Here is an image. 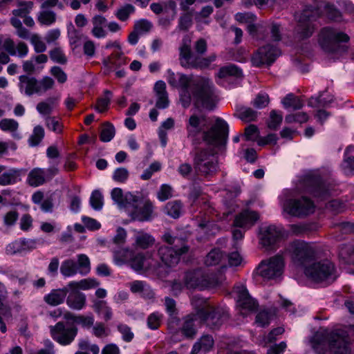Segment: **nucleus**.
<instances>
[{
    "label": "nucleus",
    "mask_w": 354,
    "mask_h": 354,
    "mask_svg": "<svg viewBox=\"0 0 354 354\" xmlns=\"http://www.w3.org/2000/svg\"><path fill=\"white\" fill-rule=\"evenodd\" d=\"M166 78L169 85L180 89V102L184 108L189 107L192 102L197 107L211 108L214 86L209 79L175 73L171 69L167 71Z\"/></svg>",
    "instance_id": "f257e3e1"
},
{
    "label": "nucleus",
    "mask_w": 354,
    "mask_h": 354,
    "mask_svg": "<svg viewBox=\"0 0 354 354\" xmlns=\"http://www.w3.org/2000/svg\"><path fill=\"white\" fill-rule=\"evenodd\" d=\"M353 333L354 326L346 327V330L337 329L330 334L322 328L315 333L310 344L317 353H321L327 344L332 354H351L350 336Z\"/></svg>",
    "instance_id": "f03ea898"
},
{
    "label": "nucleus",
    "mask_w": 354,
    "mask_h": 354,
    "mask_svg": "<svg viewBox=\"0 0 354 354\" xmlns=\"http://www.w3.org/2000/svg\"><path fill=\"white\" fill-rule=\"evenodd\" d=\"M223 317L212 307L209 305L204 306L197 311L196 315H188L185 318L182 327L183 333L189 337H193L196 333V323L206 322L212 328H216L221 324Z\"/></svg>",
    "instance_id": "7ed1b4c3"
},
{
    "label": "nucleus",
    "mask_w": 354,
    "mask_h": 354,
    "mask_svg": "<svg viewBox=\"0 0 354 354\" xmlns=\"http://www.w3.org/2000/svg\"><path fill=\"white\" fill-rule=\"evenodd\" d=\"M162 240L170 246H160L158 254L161 262L167 267H172L178 264L180 257L189 250L185 242L178 237L173 236L169 232L162 236Z\"/></svg>",
    "instance_id": "20e7f679"
},
{
    "label": "nucleus",
    "mask_w": 354,
    "mask_h": 354,
    "mask_svg": "<svg viewBox=\"0 0 354 354\" xmlns=\"http://www.w3.org/2000/svg\"><path fill=\"white\" fill-rule=\"evenodd\" d=\"M322 7L327 10L329 17L336 20L339 16V12L333 9L330 5H326L324 2H320L317 8L312 10L311 8L305 9L301 14L297 15V25L295 31L300 38H306L310 37L314 30V26L312 24L313 21L320 15L319 10Z\"/></svg>",
    "instance_id": "39448f33"
},
{
    "label": "nucleus",
    "mask_w": 354,
    "mask_h": 354,
    "mask_svg": "<svg viewBox=\"0 0 354 354\" xmlns=\"http://www.w3.org/2000/svg\"><path fill=\"white\" fill-rule=\"evenodd\" d=\"M304 271L308 279L324 285L333 282L337 278L335 266L327 259H313L305 266Z\"/></svg>",
    "instance_id": "423d86ee"
},
{
    "label": "nucleus",
    "mask_w": 354,
    "mask_h": 354,
    "mask_svg": "<svg viewBox=\"0 0 354 354\" xmlns=\"http://www.w3.org/2000/svg\"><path fill=\"white\" fill-rule=\"evenodd\" d=\"M138 200L130 205L127 213L133 220L139 221H150L153 216L154 206L149 198L137 192Z\"/></svg>",
    "instance_id": "0eeeda50"
},
{
    "label": "nucleus",
    "mask_w": 354,
    "mask_h": 354,
    "mask_svg": "<svg viewBox=\"0 0 354 354\" xmlns=\"http://www.w3.org/2000/svg\"><path fill=\"white\" fill-rule=\"evenodd\" d=\"M288 252L292 261L305 269V266L311 263L316 253L315 247L304 241L292 242L288 247Z\"/></svg>",
    "instance_id": "6e6552de"
},
{
    "label": "nucleus",
    "mask_w": 354,
    "mask_h": 354,
    "mask_svg": "<svg viewBox=\"0 0 354 354\" xmlns=\"http://www.w3.org/2000/svg\"><path fill=\"white\" fill-rule=\"evenodd\" d=\"M91 261L88 257L84 254L77 255V262L72 259L62 261L60 266V272L65 278L74 277L79 273L84 276L91 272Z\"/></svg>",
    "instance_id": "1a4fd4ad"
},
{
    "label": "nucleus",
    "mask_w": 354,
    "mask_h": 354,
    "mask_svg": "<svg viewBox=\"0 0 354 354\" xmlns=\"http://www.w3.org/2000/svg\"><path fill=\"white\" fill-rule=\"evenodd\" d=\"M284 266L283 258L280 255H276L261 261L257 268V272L264 280H276L282 275Z\"/></svg>",
    "instance_id": "9d476101"
},
{
    "label": "nucleus",
    "mask_w": 354,
    "mask_h": 354,
    "mask_svg": "<svg viewBox=\"0 0 354 354\" xmlns=\"http://www.w3.org/2000/svg\"><path fill=\"white\" fill-rule=\"evenodd\" d=\"M194 167L202 175H213L218 170L217 158L213 152L201 150L194 158Z\"/></svg>",
    "instance_id": "9b49d317"
},
{
    "label": "nucleus",
    "mask_w": 354,
    "mask_h": 354,
    "mask_svg": "<svg viewBox=\"0 0 354 354\" xmlns=\"http://www.w3.org/2000/svg\"><path fill=\"white\" fill-rule=\"evenodd\" d=\"M348 39L347 35L329 28H323L319 36V43L326 51H336L339 43L347 42Z\"/></svg>",
    "instance_id": "f8f14e48"
},
{
    "label": "nucleus",
    "mask_w": 354,
    "mask_h": 354,
    "mask_svg": "<svg viewBox=\"0 0 354 354\" xmlns=\"http://www.w3.org/2000/svg\"><path fill=\"white\" fill-rule=\"evenodd\" d=\"M284 210L289 214L296 216L308 215L314 212L313 203L306 197L290 199L283 204Z\"/></svg>",
    "instance_id": "ddd939ff"
},
{
    "label": "nucleus",
    "mask_w": 354,
    "mask_h": 354,
    "mask_svg": "<svg viewBox=\"0 0 354 354\" xmlns=\"http://www.w3.org/2000/svg\"><path fill=\"white\" fill-rule=\"evenodd\" d=\"M228 135L227 124L221 119H217L215 124L205 133V140L214 145H225Z\"/></svg>",
    "instance_id": "4468645a"
},
{
    "label": "nucleus",
    "mask_w": 354,
    "mask_h": 354,
    "mask_svg": "<svg viewBox=\"0 0 354 354\" xmlns=\"http://www.w3.org/2000/svg\"><path fill=\"white\" fill-rule=\"evenodd\" d=\"M50 331L53 339L62 345L71 344L77 335V328H66L64 323L61 322L54 326H50Z\"/></svg>",
    "instance_id": "2eb2a0df"
},
{
    "label": "nucleus",
    "mask_w": 354,
    "mask_h": 354,
    "mask_svg": "<svg viewBox=\"0 0 354 354\" xmlns=\"http://www.w3.org/2000/svg\"><path fill=\"white\" fill-rule=\"evenodd\" d=\"M236 295L237 307L243 315L254 310L257 306V302L250 296L248 291L243 286H236L234 289Z\"/></svg>",
    "instance_id": "dca6fc26"
},
{
    "label": "nucleus",
    "mask_w": 354,
    "mask_h": 354,
    "mask_svg": "<svg viewBox=\"0 0 354 354\" xmlns=\"http://www.w3.org/2000/svg\"><path fill=\"white\" fill-rule=\"evenodd\" d=\"M281 54L280 50L270 46H263L254 54L252 61L254 65L259 66L263 64H270Z\"/></svg>",
    "instance_id": "f3484780"
},
{
    "label": "nucleus",
    "mask_w": 354,
    "mask_h": 354,
    "mask_svg": "<svg viewBox=\"0 0 354 354\" xmlns=\"http://www.w3.org/2000/svg\"><path fill=\"white\" fill-rule=\"evenodd\" d=\"M191 44V37L185 35L179 47V62L180 65L185 68H193L197 57L192 53Z\"/></svg>",
    "instance_id": "a211bd4d"
},
{
    "label": "nucleus",
    "mask_w": 354,
    "mask_h": 354,
    "mask_svg": "<svg viewBox=\"0 0 354 354\" xmlns=\"http://www.w3.org/2000/svg\"><path fill=\"white\" fill-rule=\"evenodd\" d=\"M131 267L136 271H146L158 266V263L153 259L149 252L138 253L129 261Z\"/></svg>",
    "instance_id": "6ab92c4d"
},
{
    "label": "nucleus",
    "mask_w": 354,
    "mask_h": 354,
    "mask_svg": "<svg viewBox=\"0 0 354 354\" xmlns=\"http://www.w3.org/2000/svg\"><path fill=\"white\" fill-rule=\"evenodd\" d=\"M137 193L134 194L130 192L124 193L121 188H113L111 192V197L114 203L117 205L119 209L127 212L129 206L133 201L138 200L136 198Z\"/></svg>",
    "instance_id": "aec40b11"
},
{
    "label": "nucleus",
    "mask_w": 354,
    "mask_h": 354,
    "mask_svg": "<svg viewBox=\"0 0 354 354\" xmlns=\"http://www.w3.org/2000/svg\"><path fill=\"white\" fill-rule=\"evenodd\" d=\"M281 237V231L274 225L264 226L261 228L260 243L268 248L276 243Z\"/></svg>",
    "instance_id": "412c9836"
},
{
    "label": "nucleus",
    "mask_w": 354,
    "mask_h": 354,
    "mask_svg": "<svg viewBox=\"0 0 354 354\" xmlns=\"http://www.w3.org/2000/svg\"><path fill=\"white\" fill-rule=\"evenodd\" d=\"M37 248V241L35 239H21L16 240L6 246V252L8 254H15L31 251Z\"/></svg>",
    "instance_id": "4be33fe9"
},
{
    "label": "nucleus",
    "mask_w": 354,
    "mask_h": 354,
    "mask_svg": "<svg viewBox=\"0 0 354 354\" xmlns=\"http://www.w3.org/2000/svg\"><path fill=\"white\" fill-rule=\"evenodd\" d=\"M259 219L257 212L245 210L239 213L234 219V225L243 229H248L252 227Z\"/></svg>",
    "instance_id": "5701e85b"
},
{
    "label": "nucleus",
    "mask_w": 354,
    "mask_h": 354,
    "mask_svg": "<svg viewBox=\"0 0 354 354\" xmlns=\"http://www.w3.org/2000/svg\"><path fill=\"white\" fill-rule=\"evenodd\" d=\"M19 87L21 91L28 96L34 94L39 95L38 80L35 77L21 75L19 77Z\"/></svg>",
    "instance_id": "b1692460"
},
{
    "label": "nucleus",
    "mask_w": 354,
    "mask_h": 354,
    "mask_svg": "<svg viewBox=\"0 0 354 354\" xmlns=\"http://www.w3.org/2000/svg\"><path fill=\"white\" fill-rule=\"evenodd\" d=\"M154 91L157 97L156 106L158 109L167 108L169 101L165 83L162 80L156 82L154 85Z\"/></svg>",
    "instance_id": "393cba45"
},
{
    "label": "nucleus",
    "mask_w": 354,
    "mask_h": 354,
    "mask_svg": "<svg viewBox=\"0 0 354 354\" xmlns=\"http://www.w3.org/2000/svg\"><path fill=\"white\" fill-rule=\"evenodd\" d=\"M68 287L52 290L44 297V301L50 306H55L62 304L68 294Z\"/></svg>",
    "instance_id": "a878e982"
},
{
    "label": "nucleus",
    "mask_w": 354,
    "mask_h": 354,
    "mask_svg": "<svg viewBox=\"0 0 354 354\" xmlns=\"http://www.w3.org/2000/svg\"><path fill=\"white\" fill-rule=\"evenodd\" d=\"M20 170L16 168H10L6 171H3L0 174V185L8 186L14 185L21 180Z\"/></svg>",
    "instance_id": "bb28decb"
},
{
    "label": "nucleus",
    "mask_w": 354,
    "mask_h": 354,
    "mask_svg": "<svg viewBox=\"0 0 354 354\" xmlns=\"http://www.w3.org/2000/svg\"><path fill=\"white\" fill-rule=\"evenodd\" d=\"M86 301V295L84 293L74 290L68 296L66 304L71 309L80 310L84 308Z\"/></svg>",
    "instance_id": "cd10ccee"
},
{
    "label": "nucleus",
    "mask_w": 354,
    "mask_h": 354,
    "mask_svg": "<svg viewBox=\"0 0 354 354\" xmlns=\"http://www.w3.org/2000/svg\"><path fill=\"white\" fill-rule=\"evenodd\" d=\"M100 283L94 278H86L80 281H70L67 287L72 290H88L97 288Z\"/></svg>",
    "instance_id": "c85d7f7f"
},
{
    "label": "nucleus",
    "mask_w": 354,
    "mask_h": 354,
    "mask_svg": "<svg viewBox=\"0 0 354 354\" xmlns=\"http://www.w3.org/2000/svg\"><path fill=\"white\" fill-rule=\"evenodd\" d=\"M20 8L17 10H14L12 13L15 16H19L24 18V24L29 27H32L35 25V21L31 17L27 16L30 10L32 8L33 3L31 1L21 3L19 4Z\"/></svg>",
    "instance_id": "c756f323"
},
{
    "label": "nucleus",
    "mask_w": 354,
    "mask_h": 354,
    "mask_svg": "<svg viewBox=\"0 0 354 354\" xmlns=\"http://www.w3.org/2000/svg\"><path fill=\"white\" fill-rule=\"evenodd\" d=\"M92 35L96 38L105 37L106 35V32L104 29L106 24V18L101 15H95L92 19Z\"/></svg>",
    "instance_id": "7c9ffc66"
},
{
    "label": "nucleus",
    "mask_w": 354,
    "mask_h": 354,
    "mask_svg": "<svg viewBox=\"0 0 354 354\" xmlns=\"http://www.w3.org/2000/svg\"><path fill=\"white\" fill-rule=\"evenodd\" d=\"M64 318L68 320H72L73 323L81 325L84 328H91L94 323V317L90 315H77L75 316L70 312H66L64 314Z\"/></svg>",
    "instance_id": "2f4dec72"
},
{
    "label": "nucleus",
    "mask_w": 354,
    "mask_h": 354,
    "mask_svg": "<svg viewBox=\"0 0 354 354\" xmlns=\"http://www.w3.org/2000/svg\"><path fill=\"white\" fill-rule=\"evenodd\" d=\"M155 243V239L149 234L142 231L136 232L135 246L141 249H147Z\"/></svg>",
    "instance_id": "473e14b6"
},
{
    "label": "nucleus",
    "mask_w": 354,
    "mask_h": 354,
    "mask_svg": "<svg viewBox=\"0 0 354 354\" xmlns=\"http://www.w3.org/2000/svg\"><path fill=\"white\" fill-rule=\"evenodd\" d=\"M45 171L41 168L32 169L27 178V182L32 187H38L45 183Z\"/></svg>",
    "instance_id": "72a5a7b5"
},
{
    "label": "nucleus",
    "mask_w": 354,
    "mask_h": 354,
    "mask_svg": "<svg viewBox=\"0 0 354 354\" xmlns=\"http://www.w3.org/2000/svg\"><path fill=\"white\" fill-rule=\"evenodd\" d=\"M19 122L12 118H3L0 120V129L4 132H8L15 138H19L18 133Z\"/></svg>",
    "instance_id": "f704fd0d"
},
{
    "label": "nucleus",
    "mask_w": 354,
    "mask_h": 354,
    "mask_svg": "<svg viewBox=\"0 0 354 354\" xmlns=\"http://www.w3.org/2000/svg\"><path fill=\"white\" fill-rule=\"evenodd\" d=\"M204 121L203 117H198L196 115L190 116L187 130L189 136H195L202 131L201 123Z\"/></svg>",
    "instance_id": "c9c22d12"
},
{
    "label": "nucleus",
    "mask_w": 354,
    "mask_h": 354,
    "mask_svg": "<svg viewBox=\"0 0 354 354\" xmlns=\"http://www.w3.org/2000/svg\"><path fill=\"white\" fill-rule=\"evenodd\" d=\"M94 311L102 316L105 321L110 320L113 317V312L105 301H96L93 304Z\"/></svg>",
    "instance_id": "e433bc0d"
},
{
    "label": "nucleus",
    "mask_w": 354,
    "mask_h": 354,
    "mask_svg": "<svg viewBox=\"0 0 354 354\" xmlns=\"http://www.w3.org/2000/svg\"><path fill=\"white\" fill-rule=\"evenodd\" d=\"M225 257L221 250L214 248L206 255L204 262L207 266H215L221 263Z\"/></svg>",
    "instance_id": "4c0bfd02"
},
{
    "label": "nucleus",
    "mask_w": 354,
    "mask_h": 354,
    "mask_svg": "<svg viewBox=\"0 0 354 354\" xmlns=\"http://www.w3.org/2000/svg\"><path fill=\"white\" fill-rule=\"evenodd\" d=\"M103 63L106 67L118 68L122 65H125L127 62V57L118 52L104 59Z\"/></svg>",
    "instance_id": "58836bf2"
},
{
    "label": "nucleus",
    "mask_w": 354,
    "mask_h": 354,
    "mask_svg": "<svg viewBox=\"0 0 354 354\" xmlns=\"http://www.w3.org/2000/svg\"><path fill=\"white\" fill-rule=\"evenodd\" d=\"M58 100L59 97H50L47 99L46 101L40 102L37 104V111L41 115H50L53 112V110L55 105L57 104Z\"/></svg>",
    "instance_id": "ea45409f"
},
{
    "label": "nucleus",
    "mask_w": 354,
    "mask_h": 354,
    "mask_svg": "<svg viewBox=\"0 0 354 354\" xmlns=\"http://www.w3.org/2000/svg\"><path fill=\"white\" fill-rule=\"evenodd\" d=\"M214 345V340L212 336L204 335L199 342H196L192 351V354H197L201 350L208 351L212 348Z\"/></svg>",
    "instance_id": "a19ab883"
},
{
    "label": "nucleus",
    "mask_w": 354,
    "mask_h": 354,
    "mask_svg": "<svg viewBox=\"0 0 354 354\" xmlns=\"http://www.w3.org/2000/svg\"><path fill=\"white\" fill-rule=\"evenodd\" d=\"M282 104L286 109H299L304 106L303 101L293 94L287 95L281 101Z\"/></svg>",
    "instance_id": "79ce46f5"
},
{
    "label": "nucleus",
    "mask_w": 354,
    "mask_h": 354,
    "mask_svg": "<svg viewBox=\"0 0 354 354\" xmlns=\"http://www.w3.org/2000/svg\"><path fill=\"white\" fill-rule=\"evenodd\" d=\"M189 278V276H187L186 279V286L189 288H198L200 290L206 288H211L214 287L217 285L216 282H207L205 279H202L201 281H199L197 279H192V278Z\"/></svg>",
    "instance_id": "37998d69"
},
{
    "label": "nucleus",
    "mask_w": 354,
    "mask_h": 354,
    "mask_svg": "<svg viewBox=\"0 0 354 354\" xmlns=\"http://www.w3.org/2000/svg\"><path fill=\"white\" fill-rule=\"evenodd\" d=\"M242 71L234 65H230L220 68L217 76L220 79L227 78L230 76L241 77Z\"/></svg>",
    "instance_id": "c03bdc74"
},
{
    "label": "nucleus",
    "mask_w": 354,
    "mask_h": 354,
    "mask_svg": "<svg viewBox=\"0 0 354 354\" xmlns=\"http://www.w3.org/2000/svg\"><path fill=\"white\" fill-rule=\"evenodd\" d=\"M333 101V97L326 93H322L317 97H311L309 100L308 104L310 106H328Z\"/></svg>",
    "instance_id": "a18cd8bd"
},
{
    "label": "nucleus",
    "mask_w": 354,
    "mask_h": 354,
    "mask_svg": "<svg viewBox=\"0 0 354 354\" xmlns=\"http://www.w3.org/2000/svg\"><path fill=\"white\" fill-rule=\"evenodd\" d=\"M80 351L75 354H99L100 348L96 344H91L87 340L82 339L79 342Z\"/></svg>",
    "instance_id": "49530a36"
},
{
    "label": "nucleus",
    "mask_w": 354,
    "mask_h": 354,
    "mask_svg": "<svg viewBox=\"0 0 354 354\" xmlns=\"http://www.w3.org/2000/svg\"><path fill=\"white\" fill-rule=\"evenodd\" d=\"M39 23L44 26H50L56 21V15L50 10H42L37 17Z\"/></svg>",
    "instance_id": "de8ad7c7"
},
{
    "label": "nucleus",
    "mask_w": 354,
    "mask_h": 354,
    "mask_svg": "<svg viewBox=\"0 0 354 354\" xmlns=\"http://www.w3.org/2000/svg\"><path fill=\"white\" fill-rule=\"evenodd\" d=\"M44 137V129L40 126H35L28 139L29 145L32 147L38 145Z\"/></svg>",
    "instance_id": "09e8293b"
},
{
    "label": "nucleus",
    "mask_w": 354,
    "mask_h": 354,
    "mask_svg": "<svg viewBox=\"0 0 354 354\" xmlns=\"http://www.w3.org/2000/svg\"><path fill=\"white\" fill-rule=\"evenodd\" d=\"M111 97V92L109 91H105L104 95L98 99L95 107V110L99 113H103L106 111L110 104Z\"/></svg>",
    "instance_id": "8fccbe9b"
},
{
    "label": "nucleus",
    "mask_w": 354,
    "mask_h": 354,
    "mask_svg": "<svg viewBox=\"0 0 354 354\" xmlns=\"http://www.w3.org/2000/svg\"><path fill=\"white\" fill-rule=\"evenodd\" d=\"M238 117L245 122L254 121L257 118V112L248 107L240 108L238 111Z\"/></svg>",
    "instance_id": "3c124183"
},
{
    "label": "nucleus",
    "mask_w": 354,
    "mask_h": 354,
    "mask_svg": "<svg viewBox=\"0 0 354 354\" xmlns=\"http://www.w3.org/2000/svg\"><path fill=\"white\" fill-rule=\"evenodd\" d=\"M181 209V203L177 201L169 202L165 206V211L167 214L175 218L180 216Z\"/></svg>",
    "instance_id": "603ef678"
},
{
    "label": "nucleus",
    "mask_w": 354,
    "mask_h": 354,
    "mask_svg": "<svg viewBox=\"0 0 354 354\" xmlns=\"http://www.w3.org/2000/svg\"><path fill=\"white\" fill-rule=\"evenodd\" d=\"M90 205L92 208L96 211L102 209L104 205L103 196L100 191L95 190L92 192L90 197Z\"/></svg>",
    "instance_id": "864d4df0"
},
{
    "label": "nucleus",
    "mask_w": 354,
    "mask_h": 354,
    "mask_svg": "<svg viewBox=\"0 0 354 354\" xmlns=\"http://www.w3.org/2000/svg\"><path fill=\"white\" fill-rule=\"evenodd\" d=\"M55 86V81L48 76H44L38 80L39 95L46 93L47 91L53 89Z\"/></svg>",
    "instance_id": "5fc2aeb1"
},
{
    "label": "nucleus",
    "mask_w": 354,
    "mask_h": 354,
    "mask_svg": "<svg viewBox=\"0 0 354 354\" xmlns=\"http://www.w3.org/2000/svg\"><path fill=\"white\" fill-rule=\"evenodd\" d=\"M46 126L48 129L55 132L57 134H60L62 133L63 124L54 117L46 118Z\"/></svg>",
    "instance_id": "6e6d98bb"
},
{
    "label": "nucleus",
    "mask_w": 354,
    "mask_h": 354,
    "mask_svg": "<svg viewBox=\"0 0 354 354\" xmlns=\"http://www.w3.org/2000/svg\"><path fill=\"white\" fill-rule=\"evenodd\" d=\"M216 55H211L207 57H196L193 68H207L212 62L216 60Z\"/></svg>",
    "instance_id": "4d7b16f0"
},
{
    "label": "nucleus",
    "mask_w": 354,
    "mask_h": 354,
    "mask_svg": "<svg viewBox=\"0 0 354 354\" xmlns=\"http://www.w3.org/2000/svg\"><path fill=\"white\" fill-rule=\"evenodd\" d=\"M115 128L111 124H105L100 133V140L102 142L111 141L115 136Z\"/></svg>",
    "instance_id": "13d9d810"
},
{
    "label": "nucleus",
    "mask_w": 354,
    "mask_h": 354,
    "mask_svg": "<svg viewBox=\"0 0 354 354\" xmlns=\"http://www.w3.org/2000/svg\"><path fill=\"white\" fill-rule=\"evenodd\" d=\"M172 187L168 184H162L157 192V198L165 201L172 197Z\"/></svg>",
    "instance_id": "bf43d9fd"
},
{
    "label": "nucleus",
    "mask_w": 354,
    "mask_h": 354,
    "mask_svg": "<svg viewBox=\"0 0 354 354\" xmlns=\"http://www.w3.org/2000/svg\"><path fill=\"white\" fill-rule=\"evenodd\" d=\"M273 317L274 314L268 310L260 311L256 317V323L259 326L263 327L269 324Z\"/></svg>",
    "instance_id": "052dcab7"
},
{
    "label": "nucleus",
    "mask_w": 354,
    "mask_h": 354,
    "mask_svg": "<svg viewBox=\"0 0 354 354\" xmlns=\"http://www.w3.org/2000/svg\"><path fill=\"white\" fill-rule=\"evenodd\" d=\"M283 120V115L280 112L273 110L270 114V120L268 126L270 129H276L281 124Z\"/></svg>",
    "instance_id": "680f3d73"
},
{
    "label": "nucleus",
    "mask_w": 354,
    "mask_h": 354,
    "mask_svg": "<svg viewBox=\"0 0 354 354\" xmlns=\"http://www.w3.org/2000/svg\"><path fill=\"white\" fill-rule=\"evenodd\" d=\"M129 176V171L124 167H119L116 169L113 173V180L117 183H125Z\"/></svg>",
    "instance_id": "e2e57ef3"
},
{
    "label": "nucleus",
    "mask_w": 354,
    "mask_h": 354,
    "mask_svg": "<svg viewBox=\"0 0 354 354\" xmlns=\"http://www.w3.org/2000/svg\"><path fill=\"white\" fill-rule=\"evenodd\" d=\"M135 11V8L130 5L127 4L121 8H120L117 12L116 17L121 21H126L128 19L129 15L133 13Z\"/></svg>",
    "instance_id": "0e129e2a"
},
{
    "label": "nucleus",
    "mask_w": 354,
    "mask_h": 354,
    "mask_svg": "<svg viewBox=\"0 0 354 354\" xmlns=\"http://www.w3.org/2000/svg\"><path fill=\"white\" fill-rule=\"evenodd\" d=\"M50 57L55 62L59 64H65L67 61L65 54L59 47L55 48L50 51Z\"/></svg>",
    "instance_id": "69168bd1"
},
{
    "label": "nucleus",
    "mask_w": 354,
    "mask_h": 354,
    "mask_svg": "<svg viewBox=\"0 0 354 354\" xmlns=\"http://www.w3.org/2000/svg\"><path fill=\"white\" fill-rule=\"evenodd\" d=\"M162 315L158 313H151L147 318V326L151 330H156L161 324Z\"/></svg>",
    "instance_id": "338daca9"
},
{
    "label": "nucleus",
    "mask_w": 354,
    "mask_h": 354,
    "mask_svg": "<svg viewBox=\"0 0 354 354\" xmlns=\"http://www.w3.org/2000/svg\"><path fill=\"white\" fill-rule=\"evenodd\" d=\"M30 40L34 47L35 52L43 53L46 50V44L37 34L32 35L30 36Z\"/></svg>",
    "instance_id": "774afa93"
}]
</instances>
